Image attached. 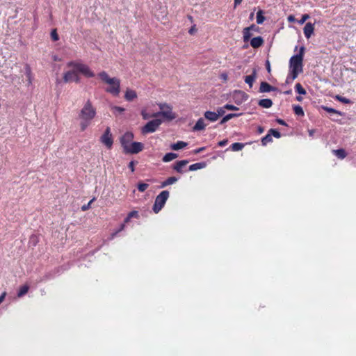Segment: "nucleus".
<instances>
[{"label":"nucleus","instance_id":"nucleus-1","mask_svg":"<svg viewBox=\"0 0 356 356\" xmlns=\"http://www.w3.org/2000/svg\"><path fill=\"white\" fill-rule=\"evenodd\" d=\"M67 67L70 68V70L63 74V81L65 83L79 82V73L87 77H93L95 76V74L90 70L88 65L79 62L70 61L67 63Z\"/></svg>","mask_w":356,"mask_h":356},{"label":"nucleus","instance_id":"nucleus-2","mask_svg":"<svg viewBox=\"0 0 356 356\" xmlns=\"http://www.w3.org/2000/svg\"><path fill=\"white\" fill-rule=\"evenodd\" d=\"M95 115V108L92 106L90 102L88 101L79 113L80 127L82 131H84L90 125Z\"/></svg>","mask_w":356,"mask_h":356},{"label":"nucleus","instance_id":"nucleus-3","mask_svg":"<svg viewBox=\"0 0 356 356\" xmlns=\"http://www.w3.org/2000/svg\"><path fill=\"white\" fill-rule=\"evenodd\" d=\"M98 76L108 87L106 91L113 96H118L120 92V80L115 77H110L104 71L98 74Z\"/></svg>","mask_w":356,"mask_h":356},{"label":"nucleus","instance_id":"nucleus-4","mask_svg":"<svg viewBox=\"0 0 356 356\" xmlns=\"http://www.w3.org/2000/svg\"><path fill=\"white\" fill-rule=\"evenodd\" d=\"M305 48L300 47L299 54L293 56L289 60V72L293 74V78L302 72V60Z\"/></svg>","mask_w":356,"mask_h":356},{"label":"nucleus","instance_id":"nucleus-5","mask_svg":"<svg viewBox=\"0 0 356 356\" xmlns=\"http://www.w3.org/2000/svg\"><path fill=\"white\" fill-rule=\"evenodd\" d=\"M168 197L169 192L168 191H163L156 196L152 208L155 213H158L162 209Z\"/></svg>","mask_w":356,"mask_h":356},{"label":"nucleus","instance_id":"nucleus-6","mask_svg":"<svg viewBox=\"0 0 356 356\" xmlns=\"http://www.w3.org/2000/svg\"><path fill=\"white\" fill-rule=\"evenodd\" d=\"M160 111L156 113H153L152 116H163L167 120H173L176 118L175 114L172 111V107L168 104H159Z\"/></svg>","mask_w":356,"mask_h":356},{"label":"nucleus","instance_id":"nucleus-7","mask_svg":"<svg viewBox=\"0 0 356 356\" xmlns=\"http://www.w3.org/2000/svg\"><path fill=\"white\" fill-rule=\"evenodd\" d=\"M162 121L160 119H155L148 122L142 129L143 134L153 133L160 126Z\"/></svg>","mask_w":356,"mask_h":356},{"label":"nucleus","instance_id":"nucleus-8","mask_svg":"<svg viewBox=\"0 0 356 356\" xmlns=\"http://www.w3.org/2000/svg\"><path fill=\"white\" fill-rule=\"evenodd\" d=\"M143 145L139 142H133L129 145L125 146L124 151L127 153L137 154L142 151Z\"/></svg>","mask_w":356,"mask_h":356},{"label":"nucleus","instance_id":"nucleus-9","mask_svg":"<svg viewBox=\"0 0 356 356\" xmlns=\"http://www.w3.org/2000/svg\"><path fill=\"white\" fill-rule=\"evenodd\" d=\"M101 142L108 149L111 148L113 145V138L108 127L106 129L105 133L101 137Z\"/></svg>","mask_w":356,"mask_h":356},{"label":"nucleus","instance_id":"nucleus-10","mask_svg":"<svg viewBox=\"0 0 356 356\" xmlns=\"http://www.w3.org/2000/svg\"><path fill=\"white\" fill-rule=\"evenodd\" d=\"M314 24H312L311 22L306 23V24L304 27V29H303V32H304L305 36L307 39L311 38V36L314 33Z\"/></svg>","mask_w":356,"mask_h":356},{"label":"nucleus","instance_id":"nucleus-11","mask_svg":"<svg viewBox=\"0 0 356 356\" xmlns=\"http://www.w3.org/2000/svg\"><path fill=\"white\" fill-rule=\"evenodd\" d=\"M134 138V134L130 132H127L121 138V143L124 149L125 148V146L129 145V144H131V141Z\"/></svg>","mask_w":356,"mask_h":356},{"label":"nucleus","instance_id":"nucleus-12","mask_svg":"<svg viewBox=\"0 0 356 356\" xmlns=\"http://www.w3.org/2000/svg\"><path fill=\"white\" fill-rule=\"evenodd\" d=\"M205 120H206L205 118L204 119L202 118L198 119L196 124L193 127V130L194 131L204 130L205 129V127L207 126V124L205 122Z\"/></svg>","mask_w":356,"mask_h":356},{"label":"nucleus","instance_id":"nucleus-13","mask_svg":"<svg viewBox=\"0 0 356 356\" xmlns=\"http://www.w3.org/2000/svg\"><path fill=\"white\" fill-rule=\"evenodd\" d=\"M204 117L206 120L210 122H216L218 120V114L216 112L207 111L204 113Z\"/></svg>","mask_w":356,"mask_h":356},{"label":"nucleus","instance_id":"nucleus-14","mask_svg":"<svg viewBox=\"0 0 356 356\" xmlns=\"http://www.w3.org/2000/svg\"><path fill=\"white\" fill-rule=\"evenodd\" d=\"M264 43V40L260 36H258V37H255V38H253L251 40H250V45L253 47V48H258L259 47H261L262 45V44Z\"/></svg>","mask_w":356,"mask_h":356},{"label":"nucleus","instance_id":"nucleus-15","mask_svg":"<svg viewBox=\"0 0 356 356\" xmlns=\"http://www.w3.org/2000/svg\"><path fill=\"white\" fill-rule=\"evenodd\" d=\"M256 78L257 72L256 70H254L252 74L245 77V82L249 85L250 88H252L253 82L255 81Z\"/></svg>","mask_w":356,"mask_h":356},{"label":"nucleus","instance_id":"nucleus-16","mask_svg":"<svg viewBox=\"0 0 356 356\" xmlns=\"http://www.w3.org/2000/svg\"><path fill=\"white\" fill-rule=\"evenodd\" d=\"M255 29V26L252 25L249 27L245 28L243 29V40L244 42H247L250 40L252 36V33H250L251 30Z\"/></svg>","mask_w":356,"mask_h":356},{"label":"nucleus","instance_id":"nucleus-17","mask_svg":"<svg viewBox=\"0 0 356 356\" xmlns=\"http://www.w3.org/2000/svg\"><path fill=\"white\" fill-rule=\"evenodd\" d=\"M137 97L136 91L131 89H127L124 98L126 100L131 102Z\"/></svg>","mask_w":356,"mask_h":356},{"label":"nucleus","instance_id":"nucleus-18","mask_svg":"<svg viewBox=\"0 0 356 356\" xmlns=\"http://www.w3.org/2000/svg\"><path fill=\"white\" fill-rule=\"evenodd\" d=\"M259 90L261 92H268L274 90V88L266 82H261Z\"/></svg>","mask_w":356,"mask_h":356},{"label":"nucleus","instance_id":"nucleus-19","mask_svg":"<svg viewBox=\"0 0 356 356\" xmlns=\"http://www.w3.org/2000/svg\"><path fill=\"white\" fill-rule=\"evenodd\" d=\"M188 163L187 160H182L177 162L176 165L174 166V169L178 172L181 173L182 168Z\"/></svg>","mask_w":356,"mask_h":356},{"label":"nucleus","instance_id":"nucleus-20","mask_svg":"<svg viewBox=\"0 0 356 356\" xmlns=\"http://www.w3.org/2000/svg\"><path fill=\"white\" fill-rule=\"evenodd\" d=\"M259 105L263 108H268L272 106L273 102L270 99H263L259 102Z\"/></svg>","mask_w":356,"mask_h":356},{"label":"nucleus","instance_id":"nucleus-21","mask_svg":"<svg viewBox=\"0 0 356 356\" xmlns=\"http://www.w3.org/2000/svg\"><path fill=\"white\" fill-rule=\"evenodd\" d=\"M187 145V143L183 141H179L176 143H174L171 145V148L173 150H179L184 147H185Z\"/></svg>","mask_w":356,"mask_h":356},{"label":"nucleus","instance_id":"nucleus-22","mask_svg":"<svg viewBox=\"0 0 356 356\" xmlns=\"http://www.w3.org/2000/svg\"><path fill=\"white\" fill-rule=\"evenodd\" d=\"M241 114H237V113H229V114H227L225 117L222 118V119L221 120L220 124H223L224 123L227 122V121H229V120L232 119L233 118L238 117Z\"/></svg>","mask_w":356,"mask_h":356},{"label":"nucleus","instance_id":"nucleus-23","mask_svg":"<svg viewBox=\"0 0 356 356\" xmlns=\"http://www.w3.org/2000/svg\"><path fill=\"white\" fill-rule=\"evenodd\" d=\"M178 180L177 178H176L175 177H170L169 178H168L165 181H163L161 184V187L163 188V187H165L168 185H171V184H175L177 181Z\"/></svg>","mask_w":356,"mask_h":356},{"label":"nucleus","instance_id":"nucleus-24","mask_svg":"<svg viewBox=\"0 0 356 356\" xmlns=\"http://www.w3.org/2000/svg\"><path fill=\"white\" fill-rule=\"evenodd\" d=\"M178 156V155L175 153H168L166 154L163 158V162H169L172 161L173 159H176Z\"/></svg>","mask_w":356,"mask_h":356},{"label":"nucleus","instance_id":"nucleus-25","mask_svg":"<svg viewBox=\"0 0 356 356\" xmlns=\"http://www.w3.org/2000/svg\"><path fill=\"white\" fill-rule=\"evenodd\" d=\"M205 167V164L204 163H196L192 164L189 166V170L195 171L199 169H202Z\"/></svg>","mask_w":356,"mask_h":356},{"label":"nucleus","instance_id":"nucleus-26","mask_svg":"<svg viewBox=\"0 0 356 356\" xmlns=\"http://www.w3.org/2000/svg\"><path fill=\"white\" fill-rule=\"evenodd\" d=\"M244 147V145L241 143H234L232 145V149L234 152H238L241 150Z\"/></svg>","mask_w":356,"mask_h":356},{"label":"nucleus","instance_id":"nucleus-27","mask_svg":"<svg viewBox=\"0 0 356 356\" xmlns=\"http://www.w3.org/2000/svg\"><path fill=\"white\" fill-rule=\"evenodd\" d=\"M334 154L339 159H344L346 156V152L343 149H339L333 151Z\"/></svg>","mask_w":356,"mask_h":356},{"label":"nucleus","instance_id":"nucleus-28","mask_svg":"<svg viewBox=\"0 0 356 356\" xmlns=\"http://www.w3.org/2000/svg\"><path fill=\"white\" fill-rule=\"evenodd\" d=\"M28 291H29V286L27 285L22 286V287H20V289L18 291L17 296L22 297L28 292Z\"/></svg>","mask_w":356,"mask_h":356},{"label":"nucleus","instance_id":"nucleus-29","mask_svg":"<svg viewBox=\"0 0 356 356\" xmlns=\"http://www.w3.org/2000/svg\"><path fill=\"white\" fill-rule=\"evenodd\" d=\"M293 111H294L295 114L297 115H301V116L304 115L303 109L299 105H296V106H293Z\"/></svg>","mask_w":356,"mask_h":356},{"label":"nucleus","instance_id":"nucleus-30","mask_svg":"<svg viewBox=\"0 0 356 356\" xmlns=\"http://www.w3.org/2000/svg\"><path fill=\"white\" fill-rule=\"evenodd\" d=\"M264 17L263 16V13L261 10H259L257 13V23L258 24H261L264 21Z\"/></svg>","mask_w":356,"mask_h":356},{"label":"nucleus","instance_id":"nucleus-31","mask_svg":"<svg viewBox=\"0 0 356 356\" xmlns=\"http://www.w3.org/2000/svg\"><path fill=\"white\" fill-rule=\"evenodd\" d=\"M272 141L271 134L269 133L261 139L263 145H266L268 143Z\"/></svg>","mask_w":356,"mask_h":356},{"label":"nucleus","instance_id":"nucleus-32","mask_svg":"<svg viewBox=\"0 0 356 356\" xmlns=\"http://www.w3.org/2000/svg\"><path fill=\"white\" fill-rule=\"evenodd\" d=\"M295 88H296V92L298 93H299L300 95H305L306 94V90L302 87L300 83H296Z\"/></svg>","mask_w":356,"mask_h":356},{"label":"nucleus","instance_id":"nucleus-33","mask_svg":"<svg viewBox=\"0 0 356 356\" xmlns=\"http://www.w3.org/2000/svg\"><path fill=\"white\" fill-rule=\"evenodd\" d=\"M149 185L145 183H139L138 184V189L140 192H144L147 188Z\"/></svg>","mask_w":356,"mask_h":356},{"label":"nucleus","instance_id":"nucleus-34","mask_svg":"<svg viewBox=\"0 0 356 356\" xmlns=\"http://www.w3.org/2000/svg\"><path fill=\"white\" fill-rule=\"evenodd\" d=\"M111 108L115 114L121 113L124 111V108L116 106H112Z\"/></svg>","mask_w":356,"mask_h":356},{"label":"nucleus","instance_id":"nucleus-35","mask_svg":"<svg viewBox=\"0 0 356 356\" xmlns=\"http://www.w3.org/2000/svg\"><path fill=\"white\" fill-rule=\"evenodd\" d=\"M226 108H225V106L223 107H220L217 108V111L216 112V114H218V118H219L220 116H222L225 114Z\"/></svg>","mask_w":356,"mask_h":356},{"label":"nucleus","instance_id":"nucleus-36","mask_svg":"<svg viewBox=\"0 0 356 356\" xmlns=\"http://www.w3.org/2000/svg\"><path fill=\"white\" fill-rule=\"evenodd\" d=\"M269 133L271 134V136L273 135L274 137H275L277 138H279L281 136L280 133L275 129H270Z\"/></svg>","mask_w":356,"mask_h":356},{"label":"nucleus","instance_id":"nucleus-37","mask_svg":"<svg viewBox=\"0 0 356 356\" xmlns=\"http://www.w3.org/2000/svg\"><path fill=\"white\" fill-rule=\"evenodd\" d=\"M293 74L291 72L289 73L286 79V83L289 84V83H291L293 80H295L296 78H293Z\"/></svg>","mask_w":356,"mask_h":356},{"label":"nucleus","instance_id":"nucleus-38","mask_svg":"<svg viewBox=\"0 0 356 356\" xmlns=\"http://www.w3.org/2000/svg\"><path fill=\"white\" fill-rule=\"evenodd\" d=\"M51 39H52L54 41H57V40H58L59 37H58V35L57 34V32H56V29L52 30V31H51Z\"/></svg>","mask_w":356,"mask_h":356},{"label":"nucleus","instance_id":"nucleus-39","mask_svg":"<svg viewBox=\"0 0 356 356\" xmlns=\"http://www.w3.org/2000/svg\"><path fill=\"white\" fill-rule=\"evenodd\" d=\"M309 18V15L307 14H305L302 16L301 19L298 21V22L300 24H303Z\"/></svg>","mask_w":356,"mask_h":356},{"label":"nucleus","instance_id":"nucleus-40","mask_svg":"<svg viewBox=\"0 0 356 356\" xmlns=\"http://www.w3.org/2000/svg\"><path fill=\"white\" fill-rule=\"evenodd\" d=\"M141 115L143 118V119L145 120H147L150 118H152L153 116V114L152 115H149V113H147L145 110H143L142 112H141ZM155 118H156L157 116H154Z\"/></svg>","mask_w":356,"mask_h":356},{"label":"nucleus","instance_id":"nucleus-41","mask_svg":"<svg viewBox=\"0 0 356 356\" xmlns=\"http://www.w3.org/2000/svg\"><path fill=\"white\" fill-rule=\"evenodd\" d=\"M337 99L339 102L345 103V104H349L350 102V99H347L346 97H343L337 96Z\"/></svg>","mask_w":356,"mask_h":356},{"label":"nucleus","instance_id":"nucleus-42","mask_svg":"<svg viewBox=\"0 0 356 356\" xmlns=\"http://www.w3.org/2000/svg\"><path fill=\"white\" fill-rule=\"evenodd\" d=\"M225 108L227 110H229V111H236L238 109V107L232 105V104H225Z\"/></svg>","mask_w":356,"mask_h":356},{"label":"nucleus","instance_id":"nucleus-43","mask_svg":"<svg viewBox=\"0 0 356 356\" xmlns=\"http://www.w3.org/2000/svg\"><path fill=\"white\" fill-rule=\"evenodd\" d=\"M124 227H125V225H124V224H122V225H120V227L119 228V229H118L116 232H115L114 233H113V234H112V235H111V238H113L117 235V234H118V232H120L122 231V230L124 229Z\"/></svg>","mask_w":356,"mask_h":356},{"label":"nucleus","instance_id":"nucleus-44","mask_svg":"<svg viewBox=\"0 0 356 356\" xmlns=\"http://www.w3.org/2000/svg\"><path fill=\"white\" fill-rule=\"evenodd\" d=\"M94 199L91 200L87 204L82 206L83 211H86L90 208V204L93 202Z\"/></svg>","mask_w":356,"mask_h":356},{"label":"nucleus","instance_id":"nucleus-45","mask_svg":"<svg viewBox=\"0 0 356 356\" xmlns=\"http://www.w3.org/2000/svg\"><path fill=\"white\" fill-rule=\"evenodd\" d=\"M128 216H129V218H134V217L137 218V217L138 216V212H137V211H134L130 212V213L128 214Z\"/></svg>","mask_w":356,"mask_h":356},{"label":"nucleus","instance_id":"nucleus-46","mask_svg":"<svg viewBox=\"0 0 356 356\" xmlns=\"http://www.w3.org/2000/svg\"><path fill=\"white\" fill-rule=\"evenodd\" d=\"M135 161H131L129 164V169L131 170V172H134V166H135Z\"/></svg>","mask_w":356,"mask_h":356},{"label":"nucleus","instance_id":"nucleus-47","mask_svg":"<svg viewBox=\"0 0 356 356\" xmlns=\"http://www.w3.org/2000/svg\"><path fill=\"white\" fill-rule=\"evenodd\" d=\"M287 19H288V21L289 22H296L295 17L293 15H291L288 16Z\"/></svg>","mask_w":356,"mask_h":356},{"label":"nucleus","instance_id":"nucleus-48","mask_svg":"<svg viewBox=\"0 0 356 356\" xmlns=\"http://www.w3.org/2000/svg\"><path fill=\"white\" fill-rule=\"evenodd\" d=\"M196 31H197V29H196L195 26H193L190 29V30L188 31V33H189L190 34H191V35H192V34H193L195 32H196Z\"/></svg>","mask_w":356,"mask_h":356},{"label":"nucleus","instance_id":"nucleus-49","mask_svg":"<svg viewBox=\"0 0 356 356\" xmlns=\"http://www.w3.org/2000/svg\"><path fill=\"white\" fill-rule=\"evenodd\" d=\"M227 140H221L218 143V145L220 147H223L227 143Z\"/></svg>","mask_w":356,"mask_h":356},{"label":"nucleus","instance_id":"nucleus-50","mask_svg":"<svg viewBox=\"0 0 356 356\" xmlns=\"http://www.w3.org/2000/svg\"><path fill=\"white\" fill-rule=\"evenodd\" d=\"M277 122L280 124H281V125H284V126H286V122H285L283 120H282V119H277Z\"/></svg>","mask_w":356,"mask_h":356},{"label":"nucleus","instance_id":"nucleus-51","mask_svg":"<svg viewBox=\"0 0 356 356\" xmlns=\"http://www.w3.org/2000/svg\"><path fill=\"white\" fill-rule=\"evenodd\" d=\"M220 77H221V79H222V80H224V81H227V78H228V76H227V74H222L220 75Z\"/></svg>","mask_w":356,"mask_h":356},{"label":"nucleus","instance_id":"nucleus-52","mask_svg":"<svg viewBox=\"0 0 356 356\" xmlns=\"http://www.w3.org/2000/svg\"><path fill=\"white\" fill-rule=\"evenodd\" d=\"M325 110H326L329 113H336V111L332 108H325Z\"/></svg>","mask_w":356,"mask_h":356},{"label":"nucleus","instance_id":"nucleus-53","mask_svg":"<svg viewBox=\"0 0 356 356\" xmlns=\"http://www.w3.org/2000/svg\"><path fill=\"white\" fill-rule=\"evenodd\" d=\"M6 297V293H3L1 296H0V304L3 301L4 298Z\"/></svg>","mask_w":356,"mask_h":356},{"label":"nucleus","instance_id":"nucleus-54","mask_svg":"<svg viewBox=\"0 0 356 356\" xmlns=\"http://www.w3.org/2000/svg\"><path fill=\"white\" fill-rule=\"evenodd\" d=\"M242 2V0H234V7H236Z\"/></svg>","mask_w":356,"mask_h":356},{"label":"nucleus","instance_id":"nucleus-55","mask_svg":"<svg viewBox=\"0 0 356 356\" xmlns=\"http://www.w3.org/2000/svg\"><path fill=\"white\" fill-rule=\"evenodd\" d=\"M53 60H55V61H59L61 59L60 58H58V56H53Z\"/></svg>","mask_w":356,"mask_h":356},{"label":"nucleus","instance_id":"nucleus-56","mask_svg":"<svg viewBox=\"0 0 356 356\" xmlns=\"http://www.w3.org/2000/svg\"><path fill=\"white\" fill-rule=\"evenodd\" d=\"M314 132H315V130H314V129L309 130V136H313Z\"/></svg>","mask_w":356,"mask_h":356},{"label":"nucleus","instance_id":"nucleus-57","mask_svg":"<svg viewBox=\"0 0 356 356\" xmlns=\"http://www.w3.org/2000/svg\"><path fill=\"white\" fill-rule=\"evenodd\" d=\"M203 149H204V147H201V148H200V149H196V150L195 151V152L196 154H197V153H200V152H202Z\"/></svg>","mask_w":356,"mask_h":356},{"label":"nucleus","instance_id":"nucleus-58","mask_svg":"<svg viewBox=\"0 0 356 356\" xmlns=\"http://www.w3.org/2000/svg\"><path fill=\"white\" fill-rule=\"evenodd\" d=\"M27 76H28V79H29V83L31 84V75H30L29 72H27Z\"/></svg>","mask_w":356,"mask_h":356},{"label":"nucleus","instance_id":"nucleus-59","mask_svg":"<svg viewBox=\"0 0 356 356\" xmlns=\"http://www.w3.org/2000/svg\"><path fill=\"white\" fill-rule=\"evenodd\" d=\"M130 219L131 218H129V216H127V217L124 219V223L129 222Z\"/></svg>","mask_w":356,"mask_h":356},{"label":"nucleus","instance_id":"nucleus-60","mask_svg":"<svg viewBox=\"0 0 356 356\" xmlns=\"http://www.w3.org/2000/svg\"><path fill=\"white\" fill-rule=\"evenodd\" d=\"M267 70L268 72H270V63L268 61H267Z\"/></svg>","mask_w":356,"mask_h":356},{"label":"nucleus","instance_id":"nucleus-61","mask_svg":"<svg viewBox=\"0 0 356 356\" xmlns=\"http://www.w3.org/2000/svg\"><path fill=\"white\" fill-rule=\"evenodd\" d=\"M258 131L261 134V133H262L264 131V129L261 128V127H259Z\"/></svg>","mask_w":356,"mask_h":356},{"label":"nucleus","instance_id":"nucleus-62","mask_svg":"<svg viewBox=\"0 0 356 356\" xmlns=\"http://www.w3.org/2000/svg\"><path fill=\"white\" fill-rule=\"evenodd\" d=\"M296 99L299 102L302 101V98L300 96L296 97Z\"/></svg>","mask_w":356,"mask_h":356}]
</instances>
